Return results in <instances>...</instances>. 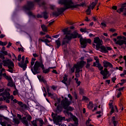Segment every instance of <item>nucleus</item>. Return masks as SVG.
Wrapping results in <instances>:
<instances>
[{"instance_id": "obj_1", "label": "nucleus", "mask_w": 126, "mask_h": 126, "mask_svg": "<svg viewBox=\"0 0 126 126\" xmlns=\"http://www.w3.org/2000/svg\"><path fill=\"white\" fill-rule=\"evenodd\" d=\"M64 34L65 35V37L62 42V45H65L68 43V41H70L71 39H75L76 38H80V42L81 43V47L85 49L87 46V43L90 44L91 43V39H85L81 37V35L79 34L76 32H74L72 33L70 32V31H68V28L64 29L63 30Z\"/></svg>"}, {"instance_id": "obj_2", "label": "nucleus", "mask_w": 126, "mask_h": 126, "mask_svg": "<svg viewBox=\"0 0 126 126\" xmlns=\"http://www.w3.org/2000/svg\"><path fill=\"white\" fill-rule=\"evenodd\" d=\"M58 3L59 4H63L64 7L58 9V12H53V15L56 17L62 14L66 9L68 8H76L77 7V5H75L73 2H72V0H59Z\"/></svg>"}, {"instance_id": "obj_3", "label": "nucleus", "mask_w": 126, "mask_h": 126, "mask_svg": "<svg viewBox=\"0 0 126 126\" xmlns=\"http://www.w3.org/2000/svg\"><path fill=\"white\" fill-rule=\"evenodd\" d=\"M41 69L43 70V73H49L50 72V69H54L56 68V67H50L47 69H45L44 67V64L42 61L39 62L38 61L35 62L33 68H31V70L33 74H37L40 73V70Z\"/></svg>"}, {"instance_id": "obj_4", "label": "nucleus", "mask_w": 126, "mask_h": 126, "mask_svg": "<svg viewBox=\"0 0 126 126\" xmlns=\"http://www.w3.org/2000/svg\"><path fill=\"white\" fill-rule=\"evenodd\" d=\"M70 104V102L68 101L67 98H64V99H63L62 101V105L63 106V107L65 110H66V113L68 115V116H70L71 118L72 119L73 121L75 122V126H77L78 125V119L76 117L73 116L72 113L69 112L68 113V111H73V108L68 106Z\"/></svg>"}, {"instance_id": "obj_5", "label": "nucleus", "mask_w": 126, "mask_h": 126, "mask_svg": "<svg viewBox=\"0 0 126 126\" xmlns=\"http://www.w3.org/2000/svg\"><path fill=\"white\" fill-rule=\"evenodd\" d=\"M94 66H96L98 67L99 70H100V74H102L103 79H107V78H109V74L110 73V72L108 71V69L107 68H104V70H103L104 67L101 65V64L99 63L98 62H96V63H94Z\"/></svg>"}, {"instance_id": "obj_6", "label": "nucleus", "mask_w": 126, "mask_h": 126, "mask_svg": "<svg viewBox=\"0 0 126 126\" xmlns=\"http://www.w3.org/2000/svg\"><path fill=\"white\" fill-rule=\"evenodd\" d=\"M3 91H4V89L3 88L0 89V96H2L3 99L6 100V103H9V102H10L9 99H11V100L14 99L13 95H10V94L6 91H5L4 93H1L3 92Z\"/></svg>"}, {"instance_id": "obj_7", "label": "nucleus", "mask_w": 126, "mask_h": 126, "mask_svg": "<svg viewBox=\"0 0 126 126\" xmlns=\"http://www.w3.org/2000/svg\"><path fill=\"white\" fill-rule=\"evenodd\" d=\"M52 117L54 123L56 125V126H61V123H62L63 121H65V117L58 115V114L54 113H52Z\"/></svg>"}, {"instance_id": "obj_8", "label": "nucleus", "mask_w": 126, "mask_h": 126, "mask_svg": "<svg viewBox=\"0 0 126 126\" xmlns=\"http://www.w3.org/2000/svg\"><path fill=\"white\" fill-rule=\"evenodd\" d=\"M86 63V62L82 61L79 63H78L77 64H75L73 67H72L69 70V72L71 73H73L74 72V70L76 68V73H79V71H80V69L82 68L83 67V66L84 65V64Z\"/></svg>"}, {"instance_id": "obj_9", "label": "nucleus", "mask_w": 126, "mask_h": 126, "mask_svg": "<svg viewBox=\"0 0 126 126\" xmlns=\"http://www.w3.org/2000/svg\"><path fill=\"white\" fill-rule=\"evenodd\" d=\"M3 66H7L8 68L7 71L10 72L11 73H13V68L14 67V63L12 61L7 60H3L2 61Z\"/></svg>"}, {"instance_id": "obj_10", "label": "nucleus", "mask_w": 126, "mask_h": 126, "mask_svg": "<svg viewBox=\"0 0 126 126\" xmlns=\"http://www.w3.org/2000/svg\"><path fill=\"white\" fill-rule=\"evenodd\" d=\"M3 77H4V78L8 80V86H10V87H14V86L15 87V84L13 83V81H12V78H11L10 76H7L6 75V73H4V74H3Z\"/></svg>"}, {"instance_id": "obj_11", "label": "nucleus", "mask_w": 126, "mask_h": 126, "mask_svg": "<svg viewBox=\"0 0 126 126\" xmlns=\"http://www.w3.org/2000/svg\"><path fill=\"white\" fill-rule=\"evenodd\" d=\"M94 44H96L95 46L96 49L99 50L100 47L102 46V44L103 43V41L100 39V38H99L98 37H96L94 38Z\"/></svg>"}, {"instance_id": "obj_12", "label": "nucleus", "mask_w": 126, "mask_h": 126, "mask_svg": "<svg viewBox=\"0 0 126 126\" xmlns=\"http://www.w3.org/2000/svg\"><path fill=\"white\" fill-rule=\"evenodd\" d=\"M12 101L14 103H17L19 106H20L21 109L22 110H24V109H26V108H27V105H26L25 104H23V103H22L21 101H18V100H17L16 99H13Z\"/></svg>"}, {"instance_id": "obj_13", "label": "nucleus", "mask_w": 126, "mask_h": 126, "mask_svg": "<svg viewBox=\"0 0 126 126\" xmlns=\"http://www.w3.org/2000/svg\"><path fill=\"white\" fill-rule=\"evenodd\" d=\"M34 4H35V2L29 1L28 2V5L27 6H25L24 8L25 10H30V9H32V8H33Z\"/></svg>"}, {"instance_id": "obj_14", "label": "nucleus", "mask_w": 126, "mask_h": 126, "mask_svg": "<svg viewBox=\"0 0 126 126\" xmlns=\"http://www.w3.org/2000/svg\"><path fill=\"white\" fill-rule=\"evenodd\" d=\"M29 63V61H28V58H26L25 63H18L19 66L23 68L24 70H25V69H26V68H27V63Z\"/></svg>"}, {"instance_id": "obj_15", "label": "nucleus", "mask_w": 126, "mask_h": 126, "mask_svg": "<svg viewBox=\"0 0 126 126\" xmlns=\"http://www.w3.org/2000/svg\"><path fill=\"white\" fill-rule=\"evenodd\" d=\"M99 49L101 53H108V51H111L112 50V48L110 47H105L102 45H100Z\"/></svg>"}, {"instance_id": "obj_16", "label": "nucleus", "mask_w": 126, "mask_h": 126, "mask_svg": "<svg viewBox=\"0 0 126 126\" xmlns=\"http://www.w3.org/2000/svg\"><path fill=\"white\" fill-rule=\"evenodd\" d=\"M103 63V66L104 67H105V68H107V67H113V64L107 61H104Z\"/></svg>"}, {"instance_id": "obj_17", "label": "nucleus", "mask_w": 126, "mask_h": 126, "mask_svg": "<svg viewBox=\"0 0 126 126\" xmlns=\"http://www.w3.org/2000/svg\"><path fill=\"white\" fill-rule=\"evenodd\" d=\"M2 63H0V76H3V74L4 73H2L3 72H5V69L2 68Z\"/></svg>"}, {"instance_id": "obj_18", "label": "nucleus", "mask_w": 126, "mask_h": 126, "mask_svg": "<svg viewBox=\"0 0 126 126\" xmlns=\"http://www.w3.org/2000/svg\"><path fill=\"white\" fill-rule=\"evenodd\" d=\"M21 120L22 123L24 124V125H25L26 126H29V125L28 124V120L26 119L25 117H23Z\"/></svg>"}, {"instance_id": "obj_19", "label": "nucleus", "mask_w": 126, "mask_h": 126, "mask_svg": "<svg viewBox=\"0 0 126 126\" xmlns=\"http://www.w3.org/2000/svg\"><path fill=\"white\" fill-rule=\"evenodd\" d=\"M126 2L123 4L122 7L117 10L118 13H121V12H123L124 11V10L125 9V7L126 6Z\"/></svg>"}, {"instance_id": "obj_20", "label": "nucleus", "mask_w": 126, "mask_h": 126, "mask_svg": "<svg viewBox=\"0 0 126 126\" xmlns=\"http://www.w3.org/2000/svg\"><path fill=\"white\" fill-rule=\"evenodd\" d=\"M109 105V107L111 108V115H112V114H113V113H114V111H115V110L114 109V106L113 105V100H110Z\"/></svg>"}, {"instance_id": "obj_21", "label": "nucleus", "mask_w": 126, "mask_h": 126, "mask_svg": "<svg viewBox=\"0 0 126 126\" xmlns=\"http://www.w3.org/2000/svg\"><path fill=\"white\" fill-rule=\"evenodd\" d=\"M2 115H0V125L2 126H6V123L2 122Z\"/></svg>"}, {"instance_id": "obj_22", "label": "nucleus", "mask_w": 126, "mask_h": 126, "mask_svg": "<svg viewBox=\"0 0 126 126\" xmlns=\"http://www.w3.org/2000/svg\"><path fill=\"white\" fill-rule=\"evenodd\" d=\"M97 1H98V0H96L95 2H93L89 7H90V8L92 9H94V7L96 6V4H97Z\"/></svg>"}, {"instance_id": "obj_23", "label": "nucleus", "mask_w": 126, "mask_h": 126, "mask_svg": "<svg viewBox=\"0 0 126 126\" xmlns=\"http://www.w3.org/2000/svg\"><path fill=\"white\" fill-rule=\"evenodd\" d=\"M63 110V108L60 105H58L57 106V109L56 110V113H60V112H62Z\"/></svg>"}, {"instance_id": "obj_24", "label": "nucleus", "mask_w": 126, "mask_h": 126, "mask_svg": "<svg viewBox=\"0 0 126 126\" xmlns=\"http://www.w3.org/2000/svg\"><path fill=\"white\" fill-rule=\"evenodd\" d=\"M41 28L43 31H44V32H48V28L46 27V26H45L44 25H41Z\"/></svg>"}, {"instance_id": "obj_25", "label": "nucleus", "mask_w": 126, "mask_h": 126, "mask_svg": "<svg viewBox=\"0 0 126 126\" xmlns=\"http://www.w3.org/2000/svg\"><path fill=\"white\" fill-rule=\"evenodd\" d=\"M56 43L57 45V49H59L60 48V46H61V41L60 40V38L56 41Z\"/></svg>"}, {"instance_id": "obj_26", "label": "nucleus", "mask_w": 126, "mask_h": 126, "mask_svg": "<svg viewBox=\"0 0 126 126\" xmlns=\"http://www.w3.org/2000/svg\"><path fill=\"white\" fill-rule=\"evenodd\" d=\"M88 109H93V103L92 102H90L89 104L88 105Z\"/></svg>"}, {"instance_id": "obj_27", "label": "nucleus", "mask_w": 126, "mask_h": 126, "mask_svg": "<svg viewBox=\"0 0 126 126\" xmlns=\"http://www.w3.org/2000/svg\"><path fill=\"white\" fill-rule=\"evenodd\" d=\"M13 123H14L15 125H18V124H19L20 122L19 120H18V119H16V118H13Z\"/></svg>"}, {"instance_id": "obj_28", "label": "nucleus", "mask_w": 126, "mask_h": 126, "mask_svg": "<svg viewBox=\"0 0 126 126\" xmlns=\"http://www.w3.org/2000/svg\"><path fill=\"white\" fill-rule=\"evenodd\" d=\"M122 39H123V41H126V38L125 36H117V39L118 40H122Z\"/></svg>"}, {"instance_id": "obj_29", "label": "nucleus", "mask_w": 126, "mask_h": 126, "mask_svg": "<svg viewBox=\"0 0 126 126\" xmlns=\"http://www.w3.org/2000/svg\"><path fill=\"white\" fill-rule=\"evenodd\" d=\"M43 17L44 18V19H47L48 18V14L47 12H44L42 13Z\"/></svg>"}, {"instance_id": "obj_30", "label": "nucleus", "mask_w": 126, "mask_h": 126, "mask_svg": "<svg viewBox=\"0 0 126 126\" xmlns=\"http://www.w3.org/2000/svg\"><path fill=\"white\" fill-rule=\"evenodd\" d=\"M115 117L114 116L112 118V122H113L114 126H117L118 125V122L115 121Z\"/></svg>"}, {"instance_id": "obj_31", "label": "nucleus", "mask_w": 126, "mask_h": 126, "mask_svg": "<svg viewBox=\"0 0 126 126\" xmlns=\"http://www.w3.org/2000/svg\"><path fill=\"white\" fill-rule=\"evenodd\" d=\"M66 81H67V77H66L65 75L63 77V79L62 81V82L64 83V84H66Z\"/></svg>"}, {"instance_id": "obj_32", "label": "nucleus", "mask_w": 126, "mask_h": 126, "mask_svg": "<svg viewBox=\"0 0 126 126\" xmlns=\"http://www.w3.org/2000/svg\"><path fill=\"white\" fill-rule=\"evenodd\" d=\"M37 119L33 120L32 122V125L33 126H37Z\"/></svg>"}, {"instance_id": "obj_33", "label": "nucleus", "mask_w": 126, "mask_h": 126, "mask_svg": "<svg viewBox=\"0 0 126 126\" xmlns=\"http://www.w3.org/2000/svg\"><path fill=\"white\" fill-rule=\"evenodd\" d=\"M7 45V42H2L1 41H0V46H6Z\"/></svg>"}, {"instance_id": "obj_34", "label": "nucleus", "mask_w": 126, "mask_h": 126, "mask_svg": "<svg viewBox=\"0 0 126 126\" xmlns=\"http://www.w3.org/2000/svg\"><path fill=\"white\" fill-rule=\"evenodd\" d=\"M40 41H41V42H45V43H50V42L48 39H41Z\"/></svg>"}, {"instance_id": "obj_35", "label": "nucleus", "mask_w": 126, "mask_h": 126, "mask_svg": "<svg viewBox=\"0 0 126 126\" xmlns=\"http://www.w3.org/2000/svg\"><path fill=\"white\" fill-rule=\"evenodd\" d=\"M91 9L90 8V7H88L87 10H86V13L88 14V15H89L90 14V12H91Z\"/></svg>"}, {"instance_id": "obj_36", "label": "nucleus", "mask_w": 126, "mask_h": 126, "mask_svg": "<svg viewBox=\"0 0 126 126\" xmlns=\"http://www.w3.org/2000/svg\"><path fill=\"white\" fill-rule=\"evenodd\" d=\"M36 120L39 122L40 125H44V121H43V120L40 119H36Z\"/></svg>"}, {"instance_id": "obj_37", "label": "nucleus", "mask_w": 126, "mask_h": 126, "mask_svg": "<svg viewBox=\"0 0 126 126\" xmlns=\"http://www.w3.org/2000/svg\"><path fill=\"white\" fill-rule=\"evenodd\" d=\"M25 60V56H23L22 57V61L21 63H24V61Z\"/></svg>"}, {"instance_id": "obj_38", "label": "nucleus", "mask_w": 126, "mask_h": 126, "mask_svg": "<svg viewBox=\"0 0 126 126\" xmlns=\"http://www.w3.org/2000/svg\"><path fill=\"white\" fill-rule=\"evenodd\" d=\"M80 32H82V33L86 32V28L84 29H81L80 30Z\"/></svg>"}, {"instance_id": "obj_39", "label": "nucleus", "mask_w": 126, "mask_h": 126, "mask_svg": "<svg viewBox=\"0 0 126 126\" xmlns=\"http://www.w3.org/2000/svg\"><path fill=\"white\" fill-rule=\"evenodd\" d=\"M90 122H91V120L90 119H89L87 121V122H86V126L89 125H90Z\"/></svg>"}, {"instance_id": "obj_40", "label": "nucleus", "mask_w": 126, "mask_h": 126, "mask_svg": "<svg viewBox=\"0 0 126 126\" xmlns=\"http://www.w3.org/2000/svg\"><path fill=\"white\" fill-rule=\"evenodd\" d=\"M90 122H91V120L90 119H89L87 121V122H86V126L89 125H90Z\"/></svg>"}, {"instance_id": "obj_41", "label": "nucleus", "mask_w": 126, "mask_h": 126, "mask_svg": "<svg viewBox=\"0 0 126 126\" xmlns=\"http://www.w3.org/2000/svg\"><path fill=\"white\" fill-rule=\"evenodd\" d=\"M83 101H88L89 99L86 96H83Z\"/></svg>"}, {"instance_id": "obj_42", "label": "nucleus", "mask_w": 126, "mask_h": 126, "mask_svg": "<svg viewBox=\"0 0 126 126\" xmlns=\"http://www.w3.org/2000/svg\"><path fill=\"white\" fill-rule=\"evenodd\" d=\"M27 120L30 122V121H31V120H32V117H31V116L29 115L27 117Z\"/></svg>"}, {"instance_id": "obj_43", "label": "nucleus", "mask_w": 126, "mask_h": 126, "mask_svg": "<svg viewBox=\"0 0 126 126\" xmlns=\"http://www.w3.org/2000/svg\"><path fill=\"white\" fill-rule=\"evenodd\" d=\"M17 94H18V92L17 91V90L14 91L13 92V95H14V96H16V95H17Z\"/></svg>"}, {"instance_id": "obj_44", "label": "nucleus", "mask_w": 126, "mask_h": 126, "mask_svg": "<svg viewBox=\"0 0 126 126\" xmlns=\"http://www.w3.org/2000/svg\"><path fill=\"white\" fill-rule=\"evenodd\" d=\"M18 62H20L21 61V55L19 54L18 57Z\"/></svg>"}, {"instance_id": "obj_45", "label": "nucleus", "mask_w": 126, "mask_h": 126, "mask_svg": "<svg viewBox=\"0 0 126 126\" xmlns=\"http://www.w3.org/2000/svg\"><path fill=\"white\" fill-rule=\"evenodd\" d=\"M101 26H102V27H106V26H107V25H106V23L105 22H102L101 23Z\"/></svg>"}, {"instance_id": "obj_46", "label": "nucleus", "mask_w": 126, "mask_h": 126, "mask_svg": "<svg viewBox=\"0 0 126 126\" xmlns=\"http://www.w3.org/2000/svg\"><path fill=\"white\" fill-rule=\"evenodd\" d=\"M37 78H38V79H39V80H41V81H44V79L41 78L42 77H41V76H37Z\"/></svg>"}, {"instance_id": "obj_47", "label": "nucleus", "mask_w": 126, "mask_h": 126, "mask_svg": "<svg viewBox=\"0 0 126 126\" xmlns=\"http://www.w3.org/2000/svg\"><path fill=\"white\" fill-rule=\"evenodd\" d=\"M17 117H18L19 120H22V117H21V115H20V114H17Z\"/></svg>"}, {"instance_id": "obj_48", "label": "nucleus", "mask_w": 126, "mask_h": 126, "mask_svg": "<svg viewBox=\"0 0 126 126\" xmlns=\"http://www.w3.org/2000/svg\"><path fill=\"white\" fill-rule=\"evenodd\" d=\"M121 95H122V92H119L118 93L117 98H120V97H121Z\"/></svg>"}, {"instance_id": "obj_49", "label": "nucleus", "mask_w": 126, "mask_h": 126, "mask_svg": "<svg viewBox=\"0 0 126 126\" xmlns=\"http://www.w3.org/2000/svg\"><path fill=\"white\" fill-rule=\"evenodd\" d=\"M0 58L1 59V60H4V55L0 54Z\"/></svg>"}, {"instance_id": "obj_50", "label": "nucleus", "mask_w": 126, "mask_h": 126, "mask_svg": "<svg viewBox=\"0 0 126 126\" xmlns=\"http://www.w3.org/2000/svg\"><path fill=\"white\" fill-rule=\"evenodd\" d=\"M53 94H52V93H49V91H48V97H51Z\"/></svg>"}, {"instance_id": "obj_51", "label": "nucleus", "mask_w": 126, "mask_h": 126, "mask_svg": "<svg viewBox=\"0 0 126 126\" xmlns=\"http://www.w3.org/2000/svg\"><path fill=\"white\" fill-rule=\"evenodd\" d=\"M116 79H117L116 78V77H113V78H112V81L113 82H115V81H116Z\"/></svg>"}, {"instance_id": "obj_52", "label": "nucleus", "mask_w": 126, "mask_h": 126, "mask_svg": "<svg viewBox=\"0 0 126 126\" xmlns=\"http://www.w3.org/2000/svg\"><path fill=\"white\" fill-rule=\"evenodd\" d=\"M68 97L69 98L70 100H72V96H71V95L70 94H68Z\"/></svg>"}, {"instance_id": "obj_53", "label": "nucleus", "mask_w": 126, "mask_h": 126, "mask_svg": "<svg viewBox=\"0 0 126 126\" xmlns=\"http://www.w3.org/2000/svg\"><path fill=\"white\" fill-rule=\"evenodd\" d=\"M45 4H46V3L45 2H43L41 4H39L40 6H45Z\"/></svg>"}, {"instance_id": "obj_54", "label": "nucleus", "mask_w": 126, "mask_h": 126, "mask_svg": "<svg viewBox=\"0 0 126 126\" xmlns=\"http://www.w3.org/2000/svg\"><path fill=\"white\" fill-rule=\"evenodd\" d=\"M36 17H37V18H42V17H43V16L40 14H38Z\"/></svg>"}, {"instance_id": "obj_55", "label": "nucleus", "mask_w": 126, "mask_h": 126, "mask_svg": "<svg viewBox=\"0 0 126 126\" xmlns=\"http://www.w3.org/2000/svg\"><path fill=\"white\" fill-rule=\"evenodd\" d=\"M109 31H110V32H115V31H116V30L115 29H111Z\"/></svg>"}, {"instance_id": "obj_56", "label": "nucleus", "mask_w": 126, "mask_h": 126, "mask_svg": "<svg viewBox=\"0 0 126 126\" xmlns=\"http://www.w3.org/2000/svg\"><path fill=\"white\" fill-rule=\"evenodd\" d=\"M28 15H29V16H31L32 15H33V14H32V12H29L28 13Z\"/></svg>"}, {"instance_id": "obj_57", "label": "nucleus", "mask_w": 126, "mask_h": 126, "mask_svg": "<svg viewBox=\"0 0 126 126\" xmlns=\"http://www.w3.org/2000/svg\"><path fill=\"white\" fill-rule=\"evenodd\" d=\"M33 55V56L34 57V58H37L38 57V55H37V54L36 53H34L32 54Z\"/></svg>"}, {"instance_id": "obj_58", "label": "nucleus", "mask_w": 126, "mask_h": 126, "mask_svg": "<svg viewBox=\"0 0 126 126\" xmlns=\"http://www.w3.org/2000/svg\"><path fill=\"white\" fill-rule=\"evenodd\" d=\"M54 22H55V21H51L49 22V25H52L53 23H54Z\"/></svg>"}, {"instance_id": "obj_59", "label": "nucleus", "mask_w": 126, "mask_h": 126, "mask_svg": "<svg viewBox=\"0 0 126 126\" xmlns=\"http://www.w3.org/2000/svg\"><path fill=\"white\" fill-rule=\"evenodd\" d=\"M92 61V60L91 59H89L87 60L88 63H91Z\"/></svg>"}, {"instance_id": "obj_60", "label": "nucleus", "mask_w": 126, "mask_h": 126, "mask_svg": "<svg viewBox=\"0 0 126 126\" xmlns=\"http://www.w3.org/2000/svg\"><path fill=\"white\" fill-rule=\"evenodd\" d=\"M3 54L5 55V56H7V51H3Z\"/></svg>"}, {"instance_id": "obj_61", "label": "nucleus", "mask_w": 126, "mask_h": 126, "mask_svg": "<svg viewBox=\"0 0 126 126\" xmlns=\"http://www.w3.org/2000/svg\"><path fill=\"white\" fill-rule=\"evenodd\" d=\"M89 66H90V64L89 63H88L86 67V68H89Z\"/></svg>"}, {"instance_id": "obj_62", "label": "nucleus", "mask_w": 126, "mask_h": 126, "mask_svg": "<svg viewBox=\"0 0 126 126\" xmlns=\"http://www.w3.org/2000/svg\"><path fill=\"white\" fill-rule=\"evenodd\" d=\"M5 35H4V34H0V38H4Z\"/></svg>"}, {"instance_id": "obj_63", "label": "nucleus", "mask_w": 126, "mask_h": 126, "mask_svg": "<svg viewBox=\"0 0 126 126\" xmlns=\"http://www.w3.org/2000/svg\"><path fill=\"white\" fill-rule=\"evenodd\" d=\"M50 8L51 9H54V8H55V6L53 5H50Z\"/></svg>"}, {"instance_id": "obj_64", "label": "nucleus", "mask_w": 126, "mask_h": 126, "mask_svg": "<svg viewBox=\"0 0 126 126\" xmlns=\"http://www.w3.org/2000/svg\"><path fill=\"white\" fill-rule=\"evenodd\" d=\"M10 46H11V43L9 42L8 45L7 46V48H9V47H10Z\"/></svg>"}]
</instances>
